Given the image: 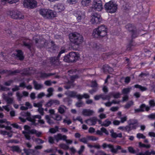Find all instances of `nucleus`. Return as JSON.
<instances>
[{"mask_svg":"<svg viewBox=\"0 0 155 155\" xmlns=\"http://www.w3.org/2000/svg\"><path fill=\"white\" fill-rule=\"evenodd\" d=\"M107 28L105 26L102 25L94 30L92 35L95 38H102L107 35Z\"/></svg>","mask_w":155,"mask_h":155,"instance_id":"f257e3e1","label":"nucleus"},{"mask_svg":"<svg viewBox=\"0 0 155 155\" xmlns=\"http://www.w3.org/2000/svg\"><path fill=\"white\" fill-rule=\"evenodd\" d=\"M69 39L71 43L77 45L81 44L84 40L82 35L77 32H74L69 34Z\"/></svg>","mask_w":155,"mask_h":155,"instance_id":"f03ea898","label":"nucleus"},{"mask_svg":"<svg viewBox=\"0 0 155 155\" xmlns=\"http://www.w3.org/2000/svg\"><path fill=\"white\" fill-rule=\"evenodd\" d=\"M40 15L46 18H52L56 16L55 12L48 9L41 8L39 11Z\"/></svg>","mask_w":155,"mask_h":155,"instance_id":"7ed1b4c3","label":"nucleus"},{"mask_svg":"<svg viewBox=\"0 0 155 155\" xmlns=\"http://www.w3.org/2000/svg\"><path fill=\"white\" fill-rule=\"evenodd\" d=\"M102 146L103 149H105L107 148H108L110 150V151L112 153H117L118 150H121V152L123 153H126L127 151L125 150H124L122 149L121 146H117L116 149H115L113 145L110 144H107L104 143L102 144Z\"/></svg>","mask_w":155,"mask_h":155,"instance_id":"20e7f679","label":"nucleus"},{"mask_svg":"<svg viewBox=\"0 0 155 155\" xmlns=\"http://www.w3.org/2000/svg\"><path fill=\"white\" fill-rule=\"evenodd\" d=\"M104 7L107 12L108 13H114L116 12L117 9V5L112 1L106 3Z\"/></svg>","mask_w":155,"mask_h":155,"instance_id":"39448f33","label":"nucleus"},{"mask_svg":"<svg viewBox=\"0 0 155 155\" xmlns=\"http://www.w3.org/2000/svg\"><path fill=\"white\" fill-rule=\"evenodd\" d=\"M22 133L26 140H30L31 139L30 134H35L36 136L39 137H40L42 134V133L41 132L38 131L35 129H32L31 130L26 131H23Z\"/></svg>","mask_w":155,"mask_h":155,"instance_id":"423d86ee","label":"nucleus"},{"mask_svg":"<svg viewBox=\"0 0 155 155\" xmlns=\"http://www.w3.org/2000/svg\"><path fill=\"white\" fill-rule=\"evenodd\" d=\"M125 28L131 33L132 38H135L138 35V32L137 31L135 26L134 25L128 24L126 25Z\"/></svg>","mask_w":155,"mask_h":155,"instance_id":"0eeeda50","label":"nucleus"},{"mask_svg":"<svg viewBox=\"0 0 155 155\" xmlns=\"http://www.w3.org/2000/svg\"><path fill=\"white\" fill-rule=\"evenodd\" d=\"M33 41H35V45L38 48H42L43 47H47L48 43L44 39L38 38H33Z\"/></svg>","mask_w":155,"mask_h":155,"instance_id":"6e6552de","label":"nucleus"},{"mask_svg":"<svg viewBox=\"0 0 155 155\" xmlns=\"http://www.w3.org/2000/svg\"><path fill=\"white\" fill-rule=\"evenodd\" d=\"M101 21V18L100 15L95 12L92 13L91 16L90 22L93 24H97L100 23Z\"/></svg>","mask_w":155,"mask_h":155,"instance_id":"1a4fd4ad","label":"nucleus"},{"mask_svg":"<svg viewBox=\"0 0 155 155\" xmlns=\"http://www.w3.org/2000/svg\"><path fill=\"white\" fill-rule=\"evenodd\" d=\"M11 17L15 19H22L24 18V16L21 13L18 11H12L9 12L8 13Z\"/></svg>","mask_w":155,"mask_h":155,"instance_id":"9d476101","label":"nucleus"},{"mask_svg":"<svg viewBox=\"0 0 155 155\" xmlns=\"http://www.w3.org/2000/svg\"><path fill=\"white\" fill-rule=\"evenodd\" d=\"M92 8L96 11H101L103 8L101 1V0H94L92 5Z\"/></svg>","mask_w":155,"mask_h":155,"instance_id":"9b49d317","label":"nucleus"},{"mask_svg":"<svg viewBox=\"0 0 155 155\" xmlns=\"http://www.w3.org/2000/svg\"><path fill=\"white\" fill-rule=\"evenodd\" d=\"M23 5L26 8H32L36 6L37 3L35 0H24Z\"/></svg>","mask_w":155,"mask_h":155,"instance_id":"f8f14e48","label":"nucleus"},{"mask_svg":"<svg viewBox=\"0 0 155 155\" xmlns=\"http://www.w3.org/2000/svg\"><path fill=\"white\" fill-rule=\"evenodd\" d=\"M65 52V50L62 49L58 55L56 57H52L50 58V62L52 65H58L60 64V62L59 61V58L61 55Z\"/></svg>","mask_w":155,"mask_h":155,"instance_id":"ddd939ff","label":"nucleus"},{"mask_svg":"<svg viewBox=\"0 0 155 155\" xmlns=\"http://www.w3.org/2000/svg\"><path fill=\"white\" fill-rule=\"evenodd\" d=\"M75 16L76 17L77 21L78 22L81 21V20H84L85 18V15L84 12H82L81 11H78L74 13Z\"/></svg>","mask_w":155,"mask_h":155,"instance_id":"4468645a","label":"nucleus"},{"mask_svg":"<svg viewBox=\"0 0 155 155\" xmlns=\"http://www.w3.org/2000/svg\"><path fill=\"white\" fill-rule=\"evenodd\" d=\"M128 125L130 126L131 130L133 129H136L137 127V121L134 119H131L129 120L128 121Z\"/></svg>","mask_w":155,"mask_h":155,"instance_id":"2eb2a0df","label":"nucleus"},{"mask_svg":"<svg viewBox=\"0 0 155 155\" xmlns=\"http://www.w3.org/2000/svg\"><path fill=\"white\" fill-rule=\"evenodd\" d=\"M55 10L58 12H61L64 11L65 9L64 4L58 3L54 6Z\"/></svg>","mask_w":155,"mask_h":155,"instance_id":"dca6fc26","label":"nucleus"},{"mask_svg":"<svg viewBox=\"0 0 155 155\" xmlns=\"http://www.w3.org/2000/svg\"><path fill=\"white\" fill-rule=\"evenodd\" d=\"M65 94L68 97L72 98H77L78 99V96L79 94H78L77 92L74 91H68L66 92Z\"/></svg>","mask_w":155,"mask_h":155,"instance_id":"f3484780","label":"nucleus"},{"mask_svg":"<svg viewBox=\"0 0 155 155\" xmlns=\"http://www.w3.org/2000/svg\"><path fill=\"white\" fill-rule=\"evenodd\" d=\"M97 119L96 117H93L90 118L85 120V122L89 125H95L97 122Z\"/></svg>","mask_w":155,"mask_h":155,"instance_id":"a211bd4d","label":"nucleus"},{"mask_svg":"<svg viewBox=\"0 0 155 155\" xmlns=\"http://www.w3.org/2000/svg\"><path fill=\"white\" fill-rule=\"evenodd\" d=\"M70 61L71 62H74L76 59L77 58V54L76 52H70L68 54Z\"/></svg>","mask_w":155,"mask_h":155,"instance_id":"6ab92c4d","label":"nucleus"},{"mask_svg":"<svg viewBox=\"0 0 155 155\" xmlns=\"http://www.w3.org/2000/svg\"><path fill=\"white\" fill-rule=\"evenodd\" d=\"M94 112L90 109H84L82 111V114L85 116H89L92 115Z\"/></svg>","mask_w":155,"mask_h":155,"instance_id":"aec40b11","label":"nucleus"},{"mask_svg":"<svg viewBox=\"0 0 155 155\" xmlns=\"http://www.w3.org/2000/svg\"><path fill=\"white\" fill-rule=\"evenodd\" d=\"M23 45L30 49L32 46V41L29 39H27L26 40L23 41Z\"/></svg>","mask_w":155,"mask_h":155,"instance_id":"412c9836","label":"nucleus"},{"mask_svg":"<svg viewBox=\"0 0 155 155\" xmlns=\"http://www.w3.org/2000/svg\"><path fill=\"white\" fill-rule=\"evenodd\" d=\"M103 133H105L107 135L109 134L108 131L107 130L106 128L104 127L101 128L100 130H98L96 131L97 134L101 136L103 135Z\"/></svg>","mask_w":155,"mask_h":155,"instance_id":"4be33fe9","label":"nucleus"},{"mask_svg":"<svg viewBox=\"0 0 155 155\" xmlns=\"http://www.w3.org/2000/svg\"><path fill=\"white\" fill-rule=\"evenodd\" d=\"M102 69L104 73L107 72L109 73H110L113 71L112 68L109 66L107 64L104 65Z\"/></svg>","mask_w":155,"mask_h":155,"instance_id":"5701e85b","label":"nucleus"},{"mask_svg":"<svg viewBox=\"0 0 155 155\" xmlns=\"http://www.w3.org/2000/svg\"><path fill=\"white\" fill-rule=\"evenodd\" d=\"M118 129L122 131H124L129 133L131 131L130 126L127 125L126 126H120L118 128Z\"/></svg>","mask_w":155,"mask_h":155,"instance_id":"b1692460","label":"nucleus"},{"mask_svg":"<svg viewBox=\"0 0 155 155\" xmlns=\"http://www.w3.org/2000/svg\"><path fill=\"white\" fill-rule=\"evenodd\" d=\"M33 84L35 89L36 90H38L43 87V85L42 84H38L37 82L35 80L33 81Z\"/></svg>","mask_w":155,"mask_h":155,"instance_id":"393cba45","label":"nucleus"},{"mask_svg":"<svg viewBox=\"0 0 155 155\" xmlns=\"http://www.w3.org/2000/svg\"><path fill=\"white\" fill-rule=\"evenodd\" d=\"M55 74V73H46L45 72H41L40 74V77L41 78H46L50 76Z\"/></svg>","mask_w":155,"mask_h":155,"instance_id":"a878e982","label":"nucleus"},{"mask_svg":"<svg viewBox=\"0 0 155 155\" xmlns=\"http://www.w3.org/2000/svg\"><path fill=\"white\" fill-rule=\"evenodd\" d=\"M17 54V57L20 60H23L24 57L23 56V53L21 50H17L16 51Z\"/></svg>","mask_w":155,"mask_h":155,"instance_id":"bb28decb","label":"nucleus"},{"mask_svg":"<svg viewBox=\"0 0 155 155\" xmlns=\"http://www.w3.org/2000/svg\"><path fill=\"white\" fill-rule=\"evenodd\" d=\"M131 89V87L124 88L122 90V93L124 95H127L130 92Z\"/></svg>","mask_w":155,"mask_h":155,"instance_id":"cd10ccee","label":"nucleus"},{"mask_svg":"<svg viewBox=\"0 0 155 155\" xmlns=\"http://www.w3.org/2000/svg\"><path fill=\"white\" fill-rule=\"evenodd\" d=\"M0 133L3 135H7L8 137H11L12 135V132L11 131L8 132L6 131L1 130L0 131Z\"/></svg>","mask_w":155,"mask_h":155,"instance_id":"c85d7f7f","label":"nucleus"},{"mask_svg":"<svg viewBox=\"0 0 155 155\" xmlns=\"http://www.w3.org/2000/svg\"><path fill=\"white\" fill-rule=\"evenodd\" d=\"M134 87L137 88H139L142 91H146L147 89V87H143L138 84L134 85Z\"/></svg>","mask_w":155,"mask_h":155,"instance_id":"c756f323","label":"nucleus"},{"mask_svg":"<svg viewBox=\"0 0 155 155\" xmlns=\"http://www.w3.org/2000/svg\"><path fill=\"white\" fill-rule=\"evenodd\" d=\"M111 124V122L108 119H106L101 124V126L107 127Z\"/></svg>","mask_w":155,"mask_h":155,"instance_id":"7c9ffc66","label":"nucleus"},{"mask_svg":"<svg viewBox=\"0 0 155 155\" xmlns=\"http://www.w3.org/2000/svg\"><path fill=\"white\" fill-rule=\"evenodd\" d=\"M90 97V96L88 94L84 93L83 95L79 94L78 96V99L80 100L84 98H88Z\"/></svg>","mask_w":155,"mask_h":155,"instance_id":"2f4dec72","label":"nucleus"},{"mask_svg":"<svg viewBox=\"0 0 155 155\" xmlns=\"http://www.w3.org/2000/svg\"><path fill=\"white\" fill-rule=\"evenodd\" d=\"M110 94L115 98H118L120 97L121 94L119 92H111Z\"/></svg>","mask_w":155,"mask_h":155,"instance_id":"473e14b6","label":"nucleus"},{"mask_svg":"<svg viewBox=\"0 0 155 155\" xmlns=\"http://www.w3.org/2000/svg\"><path fill=\"white\" fill-rule=\"evenodd\" d=\"M52 118L54 120H56L57 121H60L62 119L61 116L58 114H54L52 116Z\"/></svg>","mask_w":155,"mask_h":155,"instance_id":"72a5a7b5","label":"nucleus"},{"mask_svg":"<svg viewBox=\"0 0 155 155\" xmlns=\"http://www.w3.org/2000/svg\"><path fill=\"white\" fill-rule=\"evenodd\" d=\"M45 119L46 120L47 122L50 125L53 124L54 123L52 120L51 119L49 116L48 115L45 116Z\"/></svg>","mask_w":155,"mask_h":155,"instance_id":"f704fd0d","label":"nucleus"},{"mask_svg":"<svg viewBox=\"0 0 155 155\" xmlns=\"http://www.w3.org/2000/svg\"><path fill=\"white\" fill-rule=\"evenodd\" d=\"M19 0H12L10 1H9V0H2V3H6V2H8L10 4H12L14 3H16L18 2Z\"/></svg>","mask_w":155,"mask_h":155,"instance_id":"c9c22d12","label":"nucleus"},{"mask_svg":"<svg viewBox=\"0 0 155 155\" xmlns=\"http://www.w3.org/2000/svg\"><path fill=\"white\" fill-rule=\"evenodd\" d=\"M91 1V0H83L81 3L83 6H87L88 5Z\"/></svg>","mask_w":155,"mask_h":155,"instance_id":"e433bc0d","label":"nucleus"},{"mask_svg":"<svg viewBox=\"0 0 155 155\" xmlns=\"http://www.w3.org/2000/svg\"><path fill=\"white\" fill-rule=\"evenodd\" d=\"M43 101H41L37 103H34L33 104L34 106L36 107L41 108L42 106Z\"/></svg>","mask_w":155,"mask_h":155,"instance_id":"4c0bfd02","label":"nucleus"},{"mask_svg":"<svg viewBox=\"0 0 155 155\" xmlns=\"http://www.w3.org/2000/svg\"><path fill=\"white\" fill-rule=\"evenodd\" d=\"M16 96L17 97V100L18 101H21L23 97L22 94H21L19 92H17L16 93Z\"/></svg>","mask_w":155,"mask_h":155,"instance_id":"58836bf2","label":"nucleus"},{"mask_svg":"<svg viewBox=\"0 0 155 155\" xmlns=\"http://www.w3.org/2000/svg\"><path fill=\"white\" fill-rule=\"evenodd\" d=\"M23 150L26 155H29L31 153H34L35 151L33 150H28L26 149H24Z\"/></svg>","mask_w":155,"mask_h":155,"instance_id":"ea45409f","label":"nucleus"},{"mask_svg":"<svg viewBox=\"0 0 155 155\" xmlns=\"http://www.w3.org/2000/svg\"><path fill=\"white\" fill-rule=\"evenodd\" d=\"M54 138L57 142H58L59 140H61V134H58L54 136Z\"/></svg>","mask_w":155,"mask_h":155,"instance_id":"a19ab883","label":"nucleus"},{"mask_svg":"<svg viewBox=\"0 0 155 155\" xmlns=\"http://www.w3.org/2000/svg\"><path fill=\"white\" fill-rule=\"evenodd\" d=\"M58 127L56 126L55 128H51L50 129L49 131L51 133L54 134L58 131Z\"/></svg>","mask_w":155,"mask_h":155,"instance_id":"79ce46f5","label":"nucleus"},{"mask_svg":"<svg viewBox=\"0 0 155 155\" xmlns=\"http://www.w3.org/2000/svg\"><path fill=\"white\" fill-rule=\"evenodd\" d=\"M60 147L65 150H68L69 148L68 146L64 143H61L59 145Z\"/></svg>","mask_w":155,"mask_h":155,"instance_id":"37998d69","label":"nucleus"},{"mask_svg":"<svg viewBox=\"0 0 155 155\" xmlns=\"http://www.w3.org/2000/svg\"><path fill=\"white\" fill-rule=\"evenodd\" d=\"M118 118L120 120V122L122 123H124L125 121H127V117L126 116H125L123 117H118Z\"/></svg>","mask_w":155,"mask_h":155,"instance_id":"c03bdc74","label":"nucleus"},{"mask_svg":"<svg viewBox=\"0 0 155 155\" xmlns=\"http://www.w3.org/2000/svg\"><path fill=\"white\" fill-rule=\"evenodd\" d=\"M65 107L64 106H61L58 108V111L59 113L61 114L64 113L65 112L64 110Z\"/></svg>","mask_w":155,"mask_h":155,"instance_id":"a18cd8bd","label":"nucleus"},{"mask_svg":"<svg viewBox=\"0 0 155 155\" xmlns=\"http://www.w3.org/2000/svg\"><path fill=\"white\" fill-rule=\"evenodd\" d=\"M149 104L150 107H155V101L154 99L150 100L149 101Z\"/></svg>","mask_w":155,"mask_h":155,"instance_id":"49530a36","label":"nucleus"},{"mask_svg":"<svg viewBox=\"0 0 155 155\" xmlns=\"http://www.w3.org/2000/svg\"><path fill=\"white\" fill-rule=\"evenodd\" d=\"M14 80H10L5 82L4 84L6 86H10L13 82Z\"/></svg>","mask_w":155,"mask_h":155,"instance_id":"de8ad7c7","label":"nucleus"},{"mask_svg":"<svg viewBox=\"0 0 155 155\" xmlns=\"http://www.w3.org/2000/svg\"><path fill=\"white\" fill-rule=\"evenodd\" d=\"M12 150L13 151H16L17 152H19L20 151V149L17 146H13L12 147Z\"/></svg>","mask_w":155,"mask_h":155,"instance_id":"09e8293b","label":"nucleus"},{"mask_svg":"<svg viewBox=\"0 0 155 155\" xmlns=\"http://www.w3.org/2000/svg\"><path fill=\"white\" fill-rule=\"evenodd\" d=\"M88 139L92 141H96L98 140V137H96L94 136H89L87 137Z\"/></svg>","mask_w":155,"mask_h":155,"instance_id":"8fccbe9b","label":"nucleus"},{"mask_svg":"<svg viewBox=\"0 0 155 155\" xmlns=\"http://www.w3.org/2000/svg\"><path fill=\"white\" fill-rule=\"evenodd\" d=\"M21 115L22 116L29 117L30 115V113L27 111H23L21 113Z\"/></svg>","mask_w":155,"mask_h":155,"instance_id":"3c124183","label":"nucleus"},{"mask_svg":"<svg viewBox=\"0 0 155 155\" xmlns=\"http://www.w3.org/2000/svg\"><path fill=\"white\" fill-rule=\"evenodd\" d=\"M137 137L139 139L140 138L145 139L146 138V137L145 136H144L143 134L141 133H138L137 134Z\"/></svg>","mask_w":155,"mask_h":155,"instance_id":"603ef678","label":"nucleus"},{"mask_svg":"<svg viewBox=\"0 0 155 155\" xmlns=\"http://www.w3.org/2000/svg\"><path fill=\"white\" fill-rule=\"evenodd\" d=\"M6 102L8 104H12L13 101V98H11L8 97L6 99Z\"/></svg>","mask_w":155,"mask_h":155,"instance_id":"864d4df0","label":"nucleus"},{"mask_svg":"<svg viewBox=\"0 0 155 155\" xmlns=\"http://www.w3.org/2000/svg\"><path fill=\"white\" fill-rule=\"evenodd\" d=\"M85 147L84 146L82 145L81 147L80 148L79 150L78 151V153L79 155H81L83 152L84 150Z\"/></svg>","mask_w":155,"mask_h":155,"instance_id":"5fc2aeb1","label":"nucleus"},{"mask_svg":"<svg viewBox=\"0 0 155 155\" xmlns=\"http://www.w3.org/2000/svg\"><path fill=\"white\" fill-rule=\"evenodd\" d=\"M133 104V102L131 101H129L125 106V108H129L131 105Z\"/></svg>","mask_w":155,"mask_h":155,"instance_id":"6e6d98bb","label":"nucleus"},{"mask_svg":"<svg viewBox=\"0 0 155 155\" xmlns=\"http://www.w3.org/2000/svg\"><path fill=\"white\" fill-rule=\"evenodd\" d=\"M110 133L111 134V136L113 138H116L117 137V134L114 132V130H110Z\"/></svg>","mask_w":155,"mask_h":155,"instance_id":"4d7b16f0","label":"nucleus"},{"mask_svg":"<svg viewBox=\"0 0 155 155\" xmlns=\"http://www.w3.org/2000/svg\"><path fill=\"white\" fill-rule=\"evenodd\" d=\"M63 60L64 61L68 62H70L68 54L64 56Z\"/></svg>","mask_w":155,"mask_h":155,"instance_id":"13d9d810","label":"nucleus"},{"mask_svg":"<svg viewBox=\"0 0 155 155\" xmlns=\"http://www.w3.org/2000/svg\"><path fill=\"white\" fill-rule=\"evenodd\" d=\"M137 155H151L150 152H149L148 150L146 151L144 153H140Z\"/></svg>","mask_w":155,"mask_h":155,"instance_id":"bf43d9fd","label":"nucleus"},{"mask_svg":"<svg viewBox=\"0 0 155 155\" xmlns=\"http://www.w3.org/2000/svg\"><path fill=\"white\" fill-rule=\"evenodd\" d=\"M84 104L83 102L81 100H79L78 102H77L76 104V106L78 107H82Z\"/></svg>","mask_w":155,"mask_h":155,"instance_id":"052dcab7","label":"nucleus"},{"mask_svg":"<svg viewBox=\"0 0 155 155\" xmlns=\"http://www.w3.org/2000/svg\"><path fill=\"white\" fill-rule=\"evenodd\" d=\"M53 105H58L60 104V101L57 100L52 99Z\"/></svg>","mask_w":155,"mask_h":155,"instance_id":"680f3d73","label":"nucleus"},{"mask_svg":"<svg viewBox=\"0 0 155 155\" xmlns=\"http://www.w3.org/2000/svg\"><path fill=\"white\" fill-rule=\"evenodd\" d=\"M52 105V99H51L46 104L45 106L46 107H50Z\"/></svg>","mask_w":155,"mask_h":155,"instance_id":"e2e57ef3","label":"nucleus"},{"mask_svg":"<svg viewBox=\"0 0 155 155\" xmlns=\"http://www.w3.org/2000/svg\"><path fill=\"white\" fill-rule=\"evenodd\" d=\"M79 140L84 143H87V138L83 137L80 139Z\"/></svg>","mask_w":155,"mask_h":155,"instance_id":"0e129e2a","label":"nucleus"},{"mask_svg":"<svg viewBox=\"0 0 155 155\" xmlns=\"http://www.w3.org/2000/svg\"><path fill=\"white\" fill-rule=\"evenodd\" d=\"M119 108V107H113L110 109V110L112 111L115 112L117 111Z\"/></svg>","mask_w":155,"mask_h":155,"instance_id":"69168bd1","label":"nucleus"},{"mask_svg":"<svg viewBox=\"0 0 155 155\" xmlns=\"http://www.w3.org/2000/svg\"><path fill=\"white\" fill-rule=\"evenodd\" d=\"M128 151L130 152L133 153H136L135 151L132 147H128Z\"/></svg>","mask_w":155,"mask_h":155,"instance_id":"338daca9","label":"nucleus"},{"mask_svg":"<svg viewBox=\"0 0 155 155\" xmlns=\"http://www.w3.org/2000/svg\"><path fill=\"white\" fill-rule=\"evenodd\" d=\"M52 82L51 80H48L45 81L44 84L47 86H50L51 85Z\"/></svg>","mask_w":155,"mask_h":155,"instance_id":"774afa93","label":"nucleus"}]
</instances>
